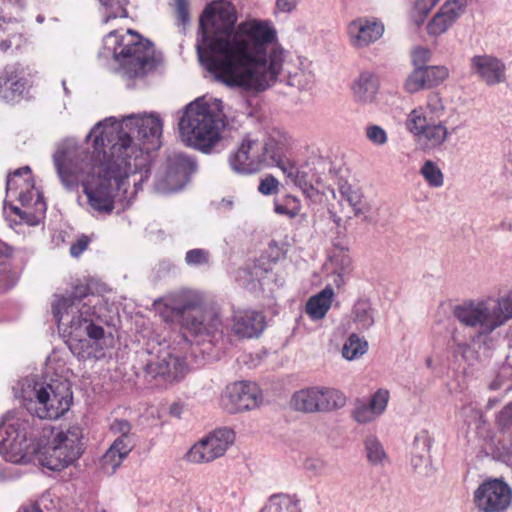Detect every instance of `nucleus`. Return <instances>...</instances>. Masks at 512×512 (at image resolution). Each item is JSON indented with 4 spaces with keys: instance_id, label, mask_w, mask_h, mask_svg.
<instances>
[{
    "instance_id": "obj_1",
    "label": "nucleus",
    "mask_w": 512,
    "mask_h": 512,
    "mask_svg": "<svg viewBox=\"0 0 512 512\" xmlns=\"http://www.w3.org/2000/svg\"><path fill=\"white\" fill-rule=\"evenodd\" d=\"M236 21L235 9L229 2L205 8L196 44L199 61L228 87L263 91L280 74L283 49L276 43V31L268 23L250 20L236 27Z\"/></svg>"
},
{
    "instance_id": "obj_2",
    "label": "nucleus",
    "mask_w": 512,
    "mask_h": 512,
    "mask_svg": "<svg viewBox=\"0 0 512 512\" xmlns=\"http://www.w3.org/2000/svg\"><path fill=\"white\" fill-rule=\"evenodd\" d=\"M128 144L123 139L107 151L93 143L91 154L70 142L59 145L53 162L61 183L71 190L80 182L93 212L112 213L117 192L126 194L132 179L136 193L149 177L148 157Z\"/></svg>"
},
{
    "instance_id": "obj_3",
    "label": "nucleus",
    "mask_w": 512,
    "mask_h": 512,
    "mask_svg": "<svg viewBox=\"0 0 512 512\" xmlns=\"http://www.w3.org/2000/svg\"><path fill=\"white\" fill-rule=\"evenodd\" d=\"M45 444H36L37 431L29 420L7 418L0 424V451L9 462L22 464L35 457L39 463L53 471L73 464L83 453V432L80 426L51 431Z\"/></svg>"
},
{
    "instance_id": "obj_4",
    "label": "nucleus",
    "mask_w": 512,
    "mask_h": 512,
    "mask_svg": "<svg viewBox=\"0 0 512 512\" xmlns=\"http://www.w3.org/2000/svg\"><path fill=\"white\" fill-rule=\"evenodd\" d=\"M99 297L90 293L86 285H79L67 294L57 297L52 312L58 330L70 351L80 359L95 358L104 329L96 323V305Z\"/></svg>"
},
{
    "instance_id": "obj_5",
    "label": "nucleus",
    "mask_w": 512,
    "mask_h": 512,
    "mask_svg": "<svg viewBox=\"0 0 512 512\" xmlns=\"http://www.w3.org/2000/svg\"><path fill=\"white\" fill-rule=\"evenodd\" d=\"M225 126L222 101H207L204 98L187 104L178 123L182 142L204 154H210L220 143Z\"/></svg>"
},
{
    "instance_id": "obj_6",
    "label": "nucleus",
    "mask_w": 512,
    "mask_h": 512,
    "mask_svg": "<svg viewBox=\"0 0 512 512\" xmlns=\"http://www.w3.org/2000/svg\"><path fill=\"white\" fill-rule=\"evenodd\" d=\"M161 316L166 322H178L195 336L222 334L223 324L219 312L207 306L203 295L193 290H181L164 298Z\"/></svg>"
},
{
    "instance_id": "obj_7",
    "label": "nucleus",
    "mask_w": 512,
    "mask_h": 512,
    "mask_svg": "<svg viewBox=\"0 0 512 512\" xmlns=\"http://www.w3.org/2000/svg\"><path fill=\"white\" fill-rule=\"evenodd\" d=\"M16 396L22 400L26 410L30 413L27 418L7 414V418L29 420L33 427L34 416L39 419L56 420L63 416L71 407L72 391L67 381H53L52 383L39 382L35 376L26 377L19 383Z\"/></svg>"
},
{
    "instance_id": "obj_8",
    "label": "nucleus",
    "mask_w": 512,
    "mask_h": 512,
    "mask_svg": "<svg viewBox=\"0 0 512 512\" xmlns=\"http://www.w3.org/2000/svg\"><path fill=\"white\" fill-rule=\"evenodd\" d=\"M454 317L464 326L478 327L471 342L478 348H490L492 333L512 319V296L498 297L493 301L468 300L453 309Z\"/></svg>"
},
{
    "instance_id": "obj_9",
    "label": "nucleus",
    "mask_w": 512,
    "mask_h": 512,
    "mask_svg": "<svg viewBox=\"0 0 512 512\" xmlns=\"http://www.w3.org/2000/svg\"><path fill=\"white\" fill-rule=\"evenodd\" d=\"M112 118L106 119L97 123L90 133L87 135V140L92 137L96 150L101 147L106 149L108 145L119 143L123 139H129V147H135L148 157V164L150 163V156L148 150L150 147L142 148L133 143V138L143 140L144 143H150L153 147L159 146V138L162 134V121L153 114L140 115L131 114L123 118L122 123L116 126L114 123L107 126ZM150 172V169L148 168Z\"/></svg>"
},
{
    "instance_id": "obj_10",
    "label": "nucleus",
    "mask_w": 512,
    "mask_h": 512,
    "mask_svg": "<svg viewBox=\"0 0 512 512\" xmlns=\"http://www.w3.org/2000/svg\"><path fill=\"white\" fill-rule=\"evenodd\" d=\"M127 33L128 36H123L111 31L104 38V50L119 63V73L124 79H143L157 66L154 47L148 40L137 38L132 30Z\"/></svg>"
},
{
    "instance_id": "obj_11",
    "label": "nucleus",
    "mask_w": 512,
    "mask_h": 512,
    "mask_svg": "<svg viewBox=\"0 0 512 512\" xmlns=\"http://www.w3.org/2000/svg\"><path fill=\"white\" fill-rule=\"evenodd\" d=\"M196 167V162L188 155L176 151L169 153L163 169L156 176V191L163 194L180 191Z\"/></svg>"
},
{
    "instance_id": "obj_12",
    "label": "nucleus",
    "mask_w": 512,
    "mask_h": 512,
    "mask_svg": "<svg viewBox=\"0 0 512 512\" xmlns=\"http://www.w3.org/2000/svg\"><path fill=\"white\" fill-rule=\"evenodd\" d=\"M235 434L230 428H219L195 443L187 453L192 463H208L223 456L234 442Z\"/></svg>"
},
{
    "instance_id": "obj_13",
    "label": "nucleus",
    "mask_w": 512,
    "mask_h": 512,
    "mask_svg": "<svg viewBox=\"0 0 512 512\" xmlns=\"http://www.w3.org/2000/svg\"><path fill=\"white\" fill-rule=\"evenodd\" d=\"M229 165L234 172L244 175L254 174L267 167L261 141L246 135L230 154Z\"/></svg>"
},
{
    "instance_id": "obj_14",
    "label": "nucleus",
    "mask_w": 512,
    "mask_h": 512,
    "mask_svg": "<svg viewBox=\"0 0 512 512\" xmlns=\"http://www.w3.org/2000/svg\"><path fill=\"white\" fill-rule=\"evenodd\" d=\"M512 500V489L500 479L483 482L474 492L476 507L482 512H502Z\"/></svg>"
},
{
    "instance_id": "obj_15",
    "label": "nucleus",
    "mask_w": 512,
    "mask_h": 512,
    "mask_svg": "<svg viewBox=\"0 0 512 512\" xmlns=\"http://www.w3.org/2000/svg\"><path fill=\"white\" fill-rule=\"evenodd\" d=\"M262 394L254 382H235L226 387L221 404L225 411L234 414L258 407Z\"/></svg>"
},
{
    "instance_id": "obj_16",
    "label": "nucleus",
    "mask_w": 512,
    "mask_h": 512,
    "mask_svg": "<svg viewBox=\"0 0 512 512\" xmlns=\"http://www.w3.org/2000/svg\"><path fill=\"white\" fill-rule=\"evenodd\" d=\"M261 143L267 167L276 166L281 169L290 161L285 159V155L292 146V138L284 130L276 127L269 129Z\"/></svg>"
},
{
    "instance_id": "obj_17",
    "label": "nucleus",
    "mask_w": 512,
    "mask_h": 512,
    "mask_svg": "<svg viewBox=\"0 0 512 512\" xmlns=\"http://www.w3.org/2000/svg\"><path fill=\"white\" fill-rule=\"evenodd\" d=\"M384 33V25L375 19L359 17L347 26V35L354 48H365L379 40Z\"/></svg>"
},
{
    "instance_id": "obj_18",
    "label": "nucleus",
    "mask_w": 512,
    "mask_h": 512,
    "mask_svg": "<svg viewBox=\"0 0 512 512\" xmlns=\"http://www.w3.org/2000/svg\"><path fill=\"white\" fill-rule=\"evenodd\" d=\"M28 87L25 72L18 65H7L0 73V99L18 102Z\"/></svg>"
},
{
    "instance_id": "obj_19",
    "label": "nucleus",
    "mask_w": 512,
    "mask_h": 512,
    "mask_svg": "<svg viewBox=\"0 0 512 512\" xmlns=\"http://www.w3.org/2000/svg\"><path fill=\"white\" fill-rule=\"evenodd\" d=\"M280 170L307 197L312 198L317 193L315 184L320 182V177L308 162L298 164L290 160Z\"/></svg>"
},
{
    "instance_id": "obj_20",
    "label": "nucleus",
    "mask_w": 512,
    "mask_h": 512,
    "mask_svg": "<svg viewBox=\"0 0 512 512\" xmlns=\"http://www.w3.org/2000/svg\"><path fill=\"white\" fill-rule=\"evenodd\" d=\"M185 364L178 357L170 354L164 357H157L145 365V373L152 378H161L167 383H174L181 380L185 373Z\"/></svg>"
},
{
    "instance_id": "obj_21",
    "label": "nucleus",
    "mask_w": 512,
    "mask_h": 512,
    "mask_svg": "<svg viewBox=\"0 0 512 512\" xmlns=\"http://www.w3.org/2000/svg\"><path fill=\"white\" fill-rule=\"evenodd\" d=\"M266 326L262 313L254 310H237L233 314V331L241 338H254L262 334Z\"/></svg>"
},
{
    "instance_id": "obj_22",
    "label": "nucleus",
    "mask_w": 512,
    "mask_h": 512,
    "mask_svg": "<svg viewBox=\"0 0 512 512\" xmlns=\"http://www.w3.org/2000/svg\"><path fill=\"white\" fill-rule=\"evenodd\" d=\"M472 69L487 85H496L506 79L505 64L492 56H474L472 58Z\"/></svg>"
},
{
    "instance_id": "obj_23",
    "label": "nucleus",
    "mask_w": 512,
    "mask_h": 512,
    "mask_svg": "<svg viewBox=\"0 0 512 512\" xmlns=\"http://www.w3.org/2000/svg\"><path fill=\"white\" fill-rule=\"evenodd\" d=\"M378 88V77L370 71L361 72L351 86L355 100L363 104L373 102L378 92Z\"/></svg>"
},
{
    "instance_id": "obj_24",
    "label": "nucleus",
    "mask_w": 512,
    "mask_h": 512,
    "mask_svg": "<svg viewBox=\"0 0 512 512\" xmlns=\"http://www.w3.org/2000/svg\"><path fill=\"white\" fill-rule=\"evenodd\" d=\"M321 396V386H312L295 392L291 403L297 411L305 413L322 412Z\"/></svg>"
},
{
    "instance_id": "obj_25",
    "label": "nucleus",
    "mask_w": 512,
    "mask_h": 512,
    "mask_svg": "<svg viewBox=\"0 0 512 512\" xmlns=\"http://www.w3.org/2000/svg\"><path fill=\"white\" fill-rule=\"evenodd\" d=\"M261 512H303L301 500L296 494H272Z\"/></svg>"
},
{
    "instance_id": "obj_26",
    "label": "nucleus",
    "mask_w": 512,
    "mask_h": 512,
    "mask_svg": "<svg viewBox=\"0 0 512 512\" xmlns=\"http://www.w3.org/2000/svg\"><path fill=\"white\" fill-rule=\"evenodd\" d=\"M131 451L130 445L125 446L121 441H114L100 460L101 468L107 473H114Z\"/></svg>"
},
{
    "instance_id": "obj_27",
    "label": "nucleus",
    "mask_w": 512,
    "mask_h": 512,
    "mask_svg": "<svg viewBox=\"0 0 512 512\" xmlns=\"http://www.w3.org/2000/svg\"><path fill=\"white\" fill-rule=\"evenodd\" d=\"M333 296V289L326 287L308 300L305 308L306 313L312 320H320L324 318L331 307Z\"/></svg>"
},
{
    "instance_id": "obj_28",
    "label": "nucleus",
    "mask_w": 512,
    "mask_h": 512,
    "mask_svg": "<svg viewBox=\"0 0 512 512\" xmlns=\"http://www.w3.org/2000/svg\"><path fill=\"white\" fill-rule=\"evenodd\" d=\"M338 191L342 199L352 208L355 216H359L366 211L362 191L357 185L350 184L347 181H340Z\"/></svg>"
},
{
    "instance_id": "obj_29",
    "label": "nucleus",
    "mask_w": 512,
    "mask_h": 512,
    "mask_svg": "<svg viewBox=\"0 0 512 512\" xmlns=\"http://www.w3.org/2000/svg\"><path fill=\"white\" fill-rule=\"evenodd\" d=\"M364 449L366 458L370 464L375 466H384L387 462V453L376 436L369 435L365 438Z\"/></svg>"
},
{
    "instance_id": "obj_30",
    "label": "nucleus",
    "mask_w": 512,
    "mask_h": 512,
    "mask_svg": "<svg viewBox=\"0 0 512 512\" xmlns=\"http://www.w3.org/2000/svg\"><path fill=\"white\" fill-rule=\"evenodd\" d=\"M321 388L322 412H331L339 410L346 405L347 398L342 391L333 387L321 386Z\"/></svg>"
},
{
    "instance_id": "obj_31",
    "label": "nucleus",
    "mask_w": 512,
    "mask_h": 512,
    "mask_svg": "<svg viewBox=\"0 0 512 512\" xmlns=\"http://www.w3.org/2000/svg\"><path fill=\"white\" fill-rule=\"evenodd\" d=\"M30 173V167L24 166L15 170L13 173L8 174L6 180L7 193L21 189L34 188V185L31 181Z\"/></svg>"
},
{
    "instance_id": "obj_32",
    "label": "nucleus",
    "mask_w": 512,
    "mask_h": 512,
    "mask_svg": "<svg viewBox=\"0 0 512 512\" xmlns=\"http://www.w3.org/2000/svg\"><path fill=\"white\" fill-rule=\"evenodd\" d=\"M354 322L361 330H367L374 324V309L366 300L358 301L353 309Z\"/></svg>"
},
{
    "instance_id": "obj_33",
    "label": "nucleus",
    "mask_w": 512,
    "mask_h": 512,
    "mask_svg": "<svg viewBox=\"0 0 512 512\" xmlns=\"http://www.w3.org/2000/svg\"><path fill=\"white\" fill-rule=\"evenodd\" d=\"M368 342L357 334H351L342 348V355L351 361L358 359L367 352Z\"/></svg>"
},
{
    "instance_id": "obj_34",
    "label": "nucleus",
    "mask_w": 512,
    "mask_h": 512,
    "mask_svg": "<svg viewBox=\"0 0 512 512\" xmlns=\"http://www.w3.org/2000/svg\"><path fill=\"white\" fill-rule=\"evenodd\" d=\"M420 174L427 184L432 188H439L444 184V174L441 169L431 160L424 162Z\"/></svg>"
},
{
    "instance_id": "obj_35",
    "label": "nucleus",
    "mask_w": 512,
    "mask_h": 512,
    "mask_svg": "<svg viewBox=\"0 0 512 512\" xmlns=\"http://www.w3.org/2000/svg\"><path fill=\"white\" fill-rule=\"evenodd\" d=\"M448 28V0H446L439 11L428 23L427 30L430 35H440Z\"/></svg>"
},
{
    "instance_id": "obj_36",
    "label": "nucleus",
    "mask_w": 512,
    "mask_h": 512,
    "mask_svg": "<svg viewBox=\"0 0 512 512\" xmlns=\"http://www.w3.org/2000/svg\"><path fill=\"white\" fill-rule=\"evenodd\" d=\"M448 131L442 124L428 125L420 137L426 140L425 147L433 148L440 145L446 138Z\"/></svg>"
},
{
    "instance_id": "obj_37",
    "label": "nucleus",
    "mask_w": 512,
    "mask_h": 512,
    "mask_svg": "<svg viewBox=\"0 0 512 512\" xmlns=\"http://www.w3.org/2000/svg\"><path fill=\"white\" fill-rule=\"evenodd\" d=\"M111 431L119 436L114 441H121L123 445H130L133 449L135 446L134 434L131 433L132 426L130 422L123 419H116L110 427Z\"/></svg>"
},
{
    "instance_id": "obj_38",
    "label": "nucleus",
    "mask_w": 512,
    "mask_h": 512,
    "mask_svg": "<svg viewBox=\"0 0 512 512\" xmlns=\"http://www.w3.org/2000/svg\"><path fill=\"white\" fill-rule=\"evenodd\" d=\"M491 390L503 388L505 391L512 390V365L503 364L499 367L495 378L489 384Z\"/></svg>"
},
{
    "instance_id": "obj_39",
    "label": "nucleus",
    "mask_w": 512,
    "mask_h": 512,
    "mask_svg": "<svg viewBox=\"0 0 512 512\" xmlns=\"http://www.w3.org/2000/svg\"><path fill=\"white\" fill-rule=\"evenodd\" d=\"M352 417L359 424H368L375 421L380 416L368 402L357 400L355 408L352 411Z\"/></svg>"
},
{
    "instance_id": "obj_40",
    "label": "nucleus",
    "mask_w": 512,
    "mask_h": 512,
    "mask_svg": "<svg viewBox=\"0 0 512 512\" xmlns=\"http://www.w3.org/2000/svg\"><path fill=\"white\" fill-rule=\"evenodd\" d=\"M425 68H415L405 82V89L409 93H415L421 89L429 88Z\"/></svg>"
},
{
    "instance_id": "obj_41",
    "label": "nucleus",
    "mask_w": 512,
    "mask_h": 512,
    "mask_svg": "<svg viewBox=\"0 0 512 512\" xmlns=\"http://www.w3.org/2000/svg\"><path fill=\"white\" fill-rule=\"evenodd\" d=\"M102 5L107 9L109 14L104 18V23H107L110 19L117 17H126L127 10L126 6L129 0H100Z\"/></svg>"
},
{
    "instance_id": "obj_42",
    "label": "nucleus",
    "mask_w": 512,
    "mask_h": 512,
    "mask_svg": "<svg viewBox=\"0 0 512 512\" xmlns=\"http://www.w3.org/2000/svg\"><path fill=\"white\" fill-rule=\"evenodd\" d=\"M313 80V76L301 69H296L294 72H288L285 79L287 85L295 87L299 90L306 89Z\"/></svg>"
},
{
    "instance_id": "obj_43",
    "label": "nucleus",
    "mask_w": 512,
    "mask_h": 512,
    "mask_svg": "<svg viewBox=\"0 0 512 512\" xmlns=\"http://www.w3.org/2000/svg\"><path fill=\"white\" fill-rule=\"evenodd\" d=\"M427 126L426 118L420 110L415 109L409 113L406 127L411 133L420 137Z\"/></svg>"
},
{
    "instance_id": "obj_44",
    "label": "nucleus",
    "mask_w": 512,
    "mask_h": 512,
    "mask_svg": "<svg viewBox=\"0 0 512 512\" xmlns=\"http://www.w3.org/2000/svg\"><path fill=\"white\" fill-rule=\"evenodd\" d=\"M431 437L426 430H421L414 436L411 445V456L413 454H429L431 448Z\"/></svg>"
},
{
    "instance_id": "obj_45",
    "label": "nucleus",
    "mask_w": 512,
    "mask_h": 512,
    "mask_svg": "<svg viewBox=\"0 0 512 512\" xmlns=\"http://www.w3.org/2000/svg\"><path fill=\"white\" fill-rule=\"evenodd\" d=\"M390 393L387 389L380 388L371 395L368 404L381 416L388 406Z\"/></svg>"
},
{
    "instance_id": "obj_46",
    "label": "nucleus",
    "mask_w": 512,
    "mask_h": 512,
    "mask_svg": "<svg viewBox=\"0 0 512 512\" xmlns=\"http://www.w3.org/2000/svg\"><path fill=\"white\" fill-rule=\"evenodd\" d=\"M448 306L441 302L433 314V329L436 333L442 334L448 330Z\"/></svg>"
},
{
    "instance_id": "obj_47",
    "label": "nucleus",
    "mask_w": 512,
    "mask_h": 512,
    "mask_svg": "<svg viewBox=\"0 0 512 512\" xmlns=\"http://www.w3.org/2000/svg\"><path fill=\"white\" fill-rule=\"evenodd\" d=\"M366 138L376 146L385 145L388 142L387 132L379 125L370 124L365 128Z\"/></svg>"
},
{
    "instance_id": "obj_48",
    "label": "nucleus",
    "mask_w": 512,
    "mask_h": 512,
    "mask_svg": "<svg viewBox=\"0 0 512 512\" xmlns=\"http://www.w3.org/2000/svg\"><path fill=\"white\" fill-rule=\"evenodd\" d=\"M210 253L208 250L195 248L188 250L185 255V262L188 266H199L209 263Z\"/></svg>"
},
{
    "instance_id": "obj_49",
    "label": "nucleus",
    "mask_w": 512,
    "mask_h": 512,
    "mask_svg": "<svg viewBox=\"0 0 512 512\" xmlns=\"http://www.w3.org/2000/svg\"><path fill=\"white\" fill-rule=\"evenodd\" d=\"M411 465L413 470L422 476H429L431 472L429 454H413L411 456Z\"/></svg>"
},
{
    "instance_id": "obj_50",
    "label": "nucleus",
    "mask_w": 512,
    "mask_h": 512,
    "mask_svg": "<svg viewBox=\"0 0 512 512\" xmlns=\"http://www.w3.org/2000/svg\"><path fill=\"white\" fill-rule=\"evenodd\" d=\"M427 73V82L428 87L431 88L433 86L438 85L442 80L445 79L447 75V70L445 67L440 66H429L426 67Z\"/></svg>"
},
{
    "instance_id": "obj_51",
    "label": "nucleus",
    "mask_w": 512,
    "mask_h": 512,
    "mask_svg": "<svg viewBox=\"0 0 512 512\" xmlns=\"http://www.w3.org/2000/svg\"><path fill=\"white\" fill-rule=\"evenodd\" d=\"M438 1L439 0H416L415 12L419 14V18L415 17L414 21L418 26L423 23L424 18Z\"/></svg>"
},
{
    "instance_id": "obj_52",
    "label": "nucleus",
    "mask_w": 512,
    "mask_h": 512,
    "mask_svg": "<svg viewBox=\"0 0 512 512\" xmlns=\"http://www.w3.org/2000/svg\"><path fill=\"white\" fill-rule=\"evenodd\" d=\"M258 191L263 195H275L279 191V181L273 175H267L260 181Z\"/></svg>"
},
{
    "instance_id": "obj_53",
    "label": "nucleus",
    "mask_w": 512,
    "mask_h": 512,
    "mask_svg": "<svg viewBox=\"0 0 512 512\" xmlns=\"http://www.w3.org/2000/svg\"><path fill=\"white\" fill-rule=\"evenodd\" d=\"M430 59V51L424 47H418L412 52V62L415 68H426Z\"/></svg>"
},
{
    "instance_id": "obj_54",
    "label": "nucleus",
    "mask_w": 512,
    "mask_h": 512,
    "mask_svg": "<svg viewBox=\"0 0 512 512\" xmlns=\"http://www.w3.org/2000/svg\"><path fill=\"white\" fill-rule=\"evenodd\" d=\"M177 21L180 25L186 26L190 22L188 2L186 0H175Z\"/></svg>"
},
{
    "instance_id": "obj_55",
    "label": "nucleus",
    "mask_w": 512,
    "mask_h": 512,
    "mask_svg": "<svg viewBox=\"0 0 512 512\" xmlns=\"http://www.w3.org/2000/svg\"><path fill=\"white\" fill-rule=\"evenodd\" d=\"M467 0H450V26L466 11Z\"/></svg>"
},
{
    "instance_id": "obj_56",
    "label": "nucleus",
    "mask_w": 512,
    "mask_h": 512,
    "mask_svg": "<svg viewBox=\"0 0 512 512\" xmlns=\"http://www.w3.org/2000/svg\"><path fill=\"white\" fill-rule=\"evenodd\" d=\"M497 422L502 428L512 426V402L507 404L498 414Z\"/></svg>"
},
{
    "instance_id": "obj_57",
    "label": "nucleus",
    "mask_w": 512,
    "mask_h": 512,
    "mask_svg": "<svg viewBox=\"0 0 512 512\" xmlns=\"http://www.w3.org/2000/svg\"><path fill=\"white\" fill-rule=\"evenodd\" d=\"M11 254L12 249L10 247H0V276L9 271Z\"/></svg>"
},
{
    "instance_id": "obj_58",
    "label": "nucleus",
    "mask_w": 512,
    "mask_h": 512,
    "mask_svg": "<svg viewBox=\"0 0 512 512\" xmlns=\"http://www.w3.org/2000/svg\"><path fill=\"white\" fill-rule=\"evenodd\" d=\"M90 239L83 235L70 247V254L74 258H78L88 247Z\"/></svg>"
},
{
    "instance_id": "obj_59",
    "label": "nucleus",
    "mask_w": 512,
    "mask_h": 512,
    "mask_svg": "<svg viewBox=\"0 0 512 512\" xmlns=\"http://www.w3.org/2000/svg\"><path fill=\"white\" fill-rule=\"evenodd\" d=\"M325 467V462L319 459H308L305 463V468L308 471L313 472L315 475H321Z\"/></svg>"
},
{
    "instance_id": "obj_60",
    "label": "nucleus",
    "mask_w": 512,
    "mask_h": 512,
    "mask_svg": "<svg viewBox=\"0 0 512 512\" xmlns=\"http://www.w3.org/2000/svg\"><path fill=\"white\" fill-rule=\"evenodd\" d=\"M296 4V0H276V11L282 13H289L293 9H295Z\"/></svg>"
},
{
    "instance_id": "obj_61",
    "label": "nucleus",
    "mask_w": 512,
    "mask_h": 512,
    "mask_svg": "<svg viewBox=\"0 0 512 512\" xmlns=\"http://www.w3.org/2000/svg\"><path fill=\"white\" fill-rule=\"evenodd\" d=\"M33 189L34 188H29V189H21L18 193V200L23 204V205H27L30 203V201L33 199V195H34V192H33Z\"/></svg>"
},
{
    "instance_id": "obj_62",
    "label": "nucleus",
    "mask_w": 512,
    "mask_h": 512,
    "mask_svg": "<svg viewBox=\"0 0 512 512\" xmlns=\"http://www.w3.org/2000/svg\"><path fill=\"white\" fill-rule=\"evenodd\" d=\"M183 411H184V405L180 402L173 403L169 408L170 414L172 416H175L178 418L181 417Z\"/></svg>"
},
{
    "instance_id": "obj_63",
    "label": "nucleus",
    "mask_w": 512,
    "mask_h": 512,
    "mask_svg": "<svg viewBox=\"0 0 512 512\" xmlns=\"http://www.w3.org/2000/svg\"><path fill=\"white\" fill-rule=\"evenodd\" d=\"M340 262H341V268H340V272H338V275L342 276L343 274H345L349 270V267L351 265V259H350L349 256L343 255L341 257Z\"/></svg>"
},
{
    "instance_id": "obj_64",
    "label": "nucleus",
    "mask_w": 512,
    "mask_h": 512,
    "mask_svg": "<svg viewBox=\"0 0 512 512\" xmlns=\"http://www.w3.org/2000/svg\"><path fill=\"white\" fill-rule=\"evenodd\" d=\"M18 512H42L39 505L36 503L22 506Z\"/></svg>"
}]
</instances>
